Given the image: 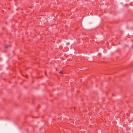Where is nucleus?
<instances>
[{
	"label": "nucleus",
	"mask_w": 133,
	"mask_h": 133,
	"mask_svg": "<svg viewBox=\"0 0 133 133\" xmlns=\"http://www.w3.org/2000/svg\"><path fill=\"white\" fill-rule=\"evenodd\" d=\"M59 73H60V74H63V72L62 71H60V72H59Z\"/></svg>",
	"instance_id": "nucleus-2"
},
{
	"label": "nucleus",
	"mask_w": 133,
	"mask_h": 133,
	"mask_svg": "<svg viewBox=\"0 0 133 133\" xmlns=\"http://www.w3.org/2000/svg\"><path fill=\"white\" fill-rule=\"evenodd\" d=\"M8 47V46L7 45H6L5 46V48L6 49Z\"/></svg>",
	"instance_id": "nucleus-1"
}]
</instances>
